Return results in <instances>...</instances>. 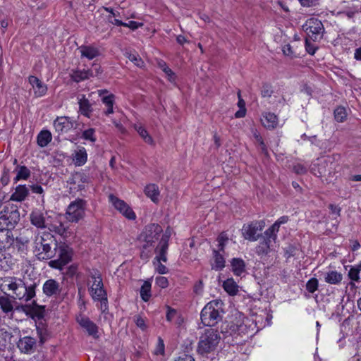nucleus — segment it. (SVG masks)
<instances>
[{"label":"nucleus","mask_w":361,"mask_h":361,"mask_svg":"<svg viewBox=\"0 0 361 361\" xmlns=\"http://www.w3.org/2000/svg\"><path fill=\"white\" fill-rule=\"evenodd\" d=\"M4 286L13 293V298L28 302L35 296V284L26 286L25 282L16 277L6 278Z\"/></svg>","instance_id":"1"},{"label":"nucleus","mask_w":361,"mask_h":361,"mask_svg":"<svg viewBox=\"0 0 361 361\" xmlns=\"http://www.w3.org/2000/svg\"><path fill=\"white\" fill-rule=\"evenodd\" d=\"M57 243L49 233L37 235L34 241V252L39 259H51L56 255Z\"/></svg>","instance_id":"2"},{"label":"nucleus","mask_w":361,"mask_h":361,"mask_svg":"<svg viewBox=\"0 0 361 361\" xmlns=\"http://www.w3.org/2000/svg\"><path fill=\"white\" fill-rule=\"evenodd\" d=\"M221 336L217 330L209 328L205 329L200 336L197 345V352L206 355L214 352L220 341Z\"/></svg>","instance_id":"3"},{"label":"nucleus","mask_w":361,"mask_h":361,"mask_svg":"<svg viewBox=\"0 0 361 361\" xmlns=\"http://www.w3.org/2000/svg\"><path fill=\"white\" fill-rule=\"evenodd\" d=\"M222 302L219 300H212L208 302L201 312V321L205 326H212L221 319L220 310Z\"/></svg>","instance_id":"4"},{"label":"nucleus","mask_w":361,"mask_h":361,"mask_svg":"<svg viewBox=\"0 0 361 361\" xmlns=\"http://www.w3.org/2000/svg\"><path fill=\"white\" fill-rule=\"evenodd\" d=\"M87 201L83 199L77 198L71 202L66 210V218L71 223H78L85 216Z\"/></svg>","instance_id":"5"},{"label":"nucleus","mask_w":361,"mask_h":361,"mask_svg":"<svg viewBox=\"0 0 361 361\" xmlns=\"http://www.w3.org/2000/svg\"><path fill=\"white\" fill-rule=\"evenodd\" d=\"M20 220V213L15 204L5 206L0 212V228L13 229Z\"/></svg>","instance_id":"6"},{"label":"nucleus","mask_w":361,"mask_h":361,"mask_svg":"<svg viewBox=\"0 0 361 361\" xmlns=\"http://www.w3.org/2000/svg\"><path fill=\"white\" fill-rule=\"evenodd\" d=\"M162 232L161 226L157 224H151L145 226L140 235V240L143 243V247L145 249L154 247Z\"/></svg>","instance_id":"7"},{"label":"nucleus","mask_w":361,"mask_h":361,"mask_svg":"<svg viewBox=\"0 0 361 361\" xmlns=\"http://www.w3.org/2000/svg\"><path fill=\"white\" fill-rule=\"evenodd\" d=\"M88 276V290L92 298L101 296V295L106 293L104 288L102 275L98 270L90 271Z\"/></svg>","instance_id":"8"},{"label":"nucleus","mask_w":361,"mask_h":361,"mask_svg":"<svg viewBox=\"0 0 361 361\" xmlns=\"http://www.w3.org/2000/svg\"><path fill=\"white\" fill-rule=\"evenodd\" d=\"M302 29L314 41L321 38L324 30L322 21L314 18L308 19L302 25Z\"/></svg>","instance_id":"9"},{"label":"nucleus","mask_w":361,"mask_h":361,"mask_svg":"<svg viewBox=\"0 0 361 361\" xmlns=\"http://www.w3.org/2000/svg\"><path fill=\"white\" fill-rule=\"evenodd\" d=\"M264 226L265 223L263 221H256L244 225L242 228L243 236L250 241H257L261 235L259 232L262 231Z\"/></svg>","instance_id":"10"},{"label":"nucleus","mask_w":361,"mask_h":361,"mask_svg":"<svg viewBox=\"0 0 361 361\" xmlns=\"http://www.w3.org/2000/svg\"><path fill=\"white\" fill-rule=\"evenodd\" d=\"M56 254L59 258L55 260H51L49 262V265L52 268L61 270L63 267L71 261V252L68 247L60 245L56 247Z\"/></svg>","instance_id":"11"},{"label":"nucleus","mask_w":361,"mask_h":361,"mask_svg":"<svg viewBox=\"0 0 361 361\" xmlns=\"http://www.w3.org/2000/svg\"><path fill=\"white\" fill-rule=\"evenodd\" d=\"M332 165L333 161L330 158L319 159L312 166L311 170L314 176L323 177L331 174L334 169Z\"/></svg>","instance_id":"12"},{"label":"nucleus","mask_w":361,"mask_h":361,"mask_svg":"<svg viewBox=\"0 0 361 361\" xmlns=\"http://www.w3.org/2000/svg\"><path fill=\"white\" fill-rule=\"evenodd\" d=\"M109 200L114 208L119 211V212L121 213L127 219L130 220L135 219V214L123 200L118 199L114 195H110L109 196Z\"/></svg>","instance_id":"13"},{"label":"nucleus","mask_w":361,"mask_h":361,"mask_svg":"<svg viewBox=\"0 0 361 361\" xmlns=\"http://www.w3.org/2000/svg\"><path fill=\"white\" fill-rule=\"evenodd\" d=\"M76 321L80 326L83 329L89 336H92L94 338L99 337L98 335V326L94 323L90 319L83 314H79Z\"/></svg>","instance_id":"14"},{"label":"nucleus","mask_w":361,"mask_h":361,"mask_svg":"<svg viewBox=\"0 0 361 361\" xmlns=\"http://www.w3.org/2000/svg\"><path fill=\"white\" fill-rule=\"evenodd\" d=\"M61 290L60 283L52 279L47 280L42 286L43 293L49 298H56L60 295Z\"/></svg>","instance_id":"15"},{"label":"nucleus","mask_w":361,"mask_h":361,"mask_svg":"<svg viewBox=\"0 0 361 361\" xmlns=\"http://www.w3.org/2000/svg\"><path fill=\"white\" fill-rule=\"evenodd\" d=\"M88 182V177L83 173L78 172L72 175L68 180L71 190L80 191L85 189V184Z\"/></svg>","instance_id":"16"},{"label":"nucleus","mask_w":361,"mask_h":361,"mask_svg":"<svg viewBox=\"0 0 361 361\" xmlns=\"http://www.w3.org/2000/svg\"><path fill=\"white\" fill-rule=\"evenodd\" d=\"M75 125V121L67 116L58 117L54 122V126L59 133H67Z\"/></svg>","instance_id":"17"},{"label":"nucleus","mask_w":361,"mask_h":361,"mask_svg":"<svg viewBox=\"0 0 361 361\" xmlns=\"http://www.w3.org/2000/svg\"><path fill=\"white\" fill-rule=\"evenodd\" d=\"M36 345V339L31 336H24L19 339L17 346L20 352L31 354L34 352Z\"/></svg>","instance_id":"18"},{"label":"nucleus","mask_w":361,"mask_h":361,"mask_svg":"<svg viewBox=\"0 0 361 361\" xmlns=\"http://www.w3.org/2000/svg\"><path fill=\"white\" fill-rule=\"evenodd\" d=\"M28 82L32 85L36 97H41L45 95L47 92V87L38 78L30 75L28 78Z\"/></svg>","instance_id":"19"},{"label":"nucleus","mask_w":361,"mask_h":361,"mask_svg":"<svg viewBox=\"0 0 361 361\" xmlns=\"http://www.w3.org/2000/svg\"><path fill=\"white\" fill-rule=\"evenodd\" d=\"M171 235V229L168 227L155 248L159 249L161 257L164 261H167V251L169 248V240Z\"/></svg>","instance_id":"20"},{"label":"nucleus","mask_w":361,"mask_h":361,"mask_svg":"<svg viewBox=\"0 0 361 361\" xmlns=\"http://www.w3.org/2000/svg\"><path fill=\"white\" fill-rule=\"evenodd\" d=\"M79 112L87 118H90L93 111L92 104L84 94L78 97Z\"/></svg>","instance_id":"21"},{"label":"nucleus","mask_w":361,"mask_h":361,"mask_svg":"<svg viewBox=\"0 0 361 361\" xmlns=\"http://www.w3.org/2000/svg\"><path fill=\"white\" fill-rule=\"evenodd\" d=\"M29 195V188L25 185H19L16 189L15 192L11 195L10 200L16 202H22Z\"/></svg>","instance_id":"22"},{"label":"nucleus","mask_w":361,"mask_h":361,"mask_svg":"<svg viewBox=\"0 0 361 361\" xmlns=\"http://www.w3.org/2000/svg\"><path fill=\"white\" fill-rule=\"evenodd\" d=\"M0 308L6 314H11L12 315L13 313V300L5 293L3 295H0Z\"/></svg>","instance_id":"23"},{"label":"nucleus","mask_w":361,"mask_h":361,"mask_svg":"<svg viewBox=\"0 0 361 361\" xmlns=\"http://www.w3.org/2000/svg\"><path fill=\"white\" fill-rule=\"evenodd\" d=\"M225 263L224 252L213 249V262L211 264L212 269L221 270L225 267Z\"/></svg>","instance_id":"24"},{"label":"nucleus","mask_w":361,"mask_h":361,"mask_svg":"<svg viewBox=\"0 0 361 361\" xmlns=\"http://www.w3.org/2000/svg\"><path fill=\"white\" fill-rule=\"evenodd\" d=\"M87 160V154L84 147H80L73 154V161L75 166H83Z\"/></svg>","instance_id":"25"},{"label":"nucleus","mask_w":361,"mask_h":361,"mask_svg":"<svg viewBox=\"0 0 361 361\" xmlns=\"http://www.w3.org/2000/svg\"><path fill=\"white\" fill-rule=\"evenodd\" d=\"M262 125L269 129H273L276 127L278 124V118L273 113H265L263 114L261 119Z\"/></svg>","instance_id":"26"},{"label":"nucleus","mask_w":361,"mask_h":361,"mask_svg":"<svg viewBox=\"0 0 361 361\" xmlns=\"http://www.w3.org/2000/svg\"><path fill=\"white\" fill-rule=\"evenodd\" d=\"M80 50L82 57L87 58L89 60H92L95 57L98 56L99 51L97 48L92 46H80L78 49Z\"/></svg>","instance_id":"27"},{"label":"nucleus","mask_w":361,"mask_h":361,"mask_svg":"<svg viewBox=\"0 0 361 361\" xmlns=\"http://www.w3.org/2000/svg\"><path fill=\"white\" fill-rule=\"evenodd\" d=\"M154 251L157 255L154 259L153 263L155 266L156 271L160 274H167L169 271L168 269L165 265L161 263V261L164 262H166L167 261L163 259L159 249L155 248Z\"/></svg>","instance_id":"28"},{"label":"nucleus","mask_w":361,"mask_h":361,"mask_svg":"<svg viewBox=\"0 0 361 361\" xmlns=\"http://www.w3.org/2000/svg\"><path fill=\"white\" fill-rule=\"evenodd\" d=\"M144 192L147 197L150 198L153 202L157 203L159 202V190L157 185L153 183L147 185Z\"/></svg>","instance_id":"29"},{"label":"nucleus","mask_w":361,"mask_h":361,"mask_svg":"<svg viewBox=\"0 0 361 361\" xmlns=\"http://www.w3.org/2000/svg\"><path fill=\"white\" fill-rule=\"evenodd\" d=\"M134 128L145 143L151 146H154L155 145L154 139L149 134V133L147 132L145 127H143L140 124H135L134 126Z\"/></svg>","instance_id":"30"},{"label":"nucleus","mask_w":361,"mask_h":361,"mask_svg":"<svg viewBox=\"0 0 361 361\" xmlns=\"http://www.w3.org/2000/svg\"><path fill=\"white\" fill-rule=\"evenodd\" d=\"M224 290L230 295H235L239 291V286L232 278L227 279L223 283Z\"/></svg>","instance_id":"31"},{"label":"nucleus","mask_w":361,"mask_h":361,"mask_svg":"<svg viewBox=\"0 0 361 361\" xmlns=\"http://www.w3.org/2000/svg\"><path fill=\"white\" fill-rule=\"evenodd\" d=\"M231 269L235 276H241L245 271V262L240 258H233L231 262Z\"/></svg>","instance_id":"32"},{"label":"nucleus","mask_w":361,"mask_h":361,"mask_svg":"<svg viewBox=\"0 0 361 361\" xmlns=\"http://www.w3.org/2000/svg\"><path fill=\"white\" fill-rule=\"evenodd\" d=\"M30 221L32 224L38 228H46L45 218L39 212H32L30 214Z\"/></svg>","instance_id":"33"},{"label":"nucleus","mask_w":361,"mask_h":361,"mask_svg":"<svg viewBox=\"0 0 361 361\" xmlns=\"http://www.w3.org/2000/svg\"><path fill=\"white\" fill-rule=\"evenodd\" d=\"M92 71L87 70H75L73 71L71 74L72 79L76 82H79L85 80H87L92 77Z\"/></svg>","instance_id":"34"},{"label":"nucleus","mask_w":361,"mask_h":361,"mask_svg":"<svg viewBox=\"0 0 361 361\" xmlns=\"http://www.w3.org/2000/svg\"><path fill=\"white\" fill-rule=\"evenodd\" d=\"M343 275L337 271H329L325 274L324 281L326 283L337 285L341 282Z\"/></svg>","instance_id":"35"},{"label":"nucleus","mask_w":361,"mask_h":361,"mask_svg":"<svg viewBox=\"0 0 361 361\" xmlns=\"http://www.w3.org/2000/svg\"><path fill=\"white\" fill-rule=\"evenodd\" d=\"M52 136L47 130H43L37 135V142L40 147H44L51 141Z\"/></svg>","instance_id":"36"},{"label":"nucleus","mask_w":361,"mask_h":361,"mask_svg":"<svg viewBox=\"0 0 361 361\" xmlns=\"http://www.w3.org/2000/svg\"><path fill=\"white\" fill-rule=\"evenodd\" d=\"M273 243L270 240L263 238V240L256 247V253L258 255H267L271 250Z\"/></svg>","instance_id":"37"},{"label":"nucleus","mask_w":361,"mask_h":361,"mask_svg":"<svg viewBox=\"0 0 361 361\" xmlns=\"http://www.w3.org/2000/svg\"><path fill=\"white\" fill-rule=\"evenodd\" d=\"M11 228H0V243L4 245H11L13 243Z\"/></svg>","instance_id":"38"},{"label":"nucleus","mask_w":361,"mask_h":361,"mask_svg":"<svg viewBox=\"0 0 361 361\" xmlns=\"http://www.w3.org/2000/svg\"><path fill=\"white\" fill-rule=\"evenodd\" d=\"M94 301H99L100 303L97 305V307L101 310L102 313H106L109 311V305H108V298L107 293H105L101 296H97L94 298H92Z\"/></svg>","instance_id":"39"},{"label":"nucleus","mask_w":361,"mask_h":361,"mask_svg":"<svg viewBox=\"0 0 361 361\" xmlns=\"http://www.w3.org/2000/svg\"><path fill=\"white\" fill-rule=\"evenodd\" d=\"M151 282L146 281L140 288L141 298L145 302H147L151 297Z\"/></svg>","instance_id":"40"},{"label":"nucleus","mask_w":361,"mask_h":361,"mask_svg":"<svg viewBox=\"0 0 361 361\" xmlns=\"http://www.w3.org/2000/svg\"><path fill=\"white\" fill-rule=\"evenodd\" d=\"M102 102L106 105V109L104 110V114L108 116L114 113V95L111 94L108 96L102 98Z\"/></svg>","instance_id":"41"},{"label":"nucleus","mask_w":361,"mask_h":361,"mask_svg":"<svg viewBox=\"0 0 361 361\" xmlns=\"http://www.w3.org/2000/svg\"><path fill=\"white\" fill-rule=\"evenodd\" d=\"M279 231V230L277 228V225L273 224L264 231L263 238L270 240L271 242L275 243Z\"/></svg>","instance_id":"42"},{"label":"nucleus","mask_w":361,"mask_h":361,"mask_svg":"<svg viewBox=\"0 0 361 361\" xmlns=\"http://www.w3.org/2000/svg\"><path fill=\"white\" fill-rule=\"evenodd\" d=\"M30 176V171L25 166H18L17 175L14 178V182L17 183L20 180H27Z\"/></svg>","instance_id":"43"},{"label":"nucleus","mask_w":361,"mask_h":361,"mask_svg":"<svg viewBox=\"0 0 361 361\" xmlns=\"http://www.w3.org/2000/svg\"><path fill=\"white\" fill-rule=\"evenodd\" d=\"M218 242L217 247L218 248L216 249V250L224 252V249L226 247V245L227 244L228 241V236L225 232H221L219 235L218 236L216 239Z\"/></svg>","instance_id":"44"},{"label":"nucleus","mask_w":361,"mask_h":361,"mask_svg":"<svg viewBox=\"0 0 361 361\" xmlns=\"http://www.w3.org/2000/svg\"><path fill=\"white\" fill-rule=\"evenodd\" d=\"M22 308L24 310V308H29L32 310L33 312H35V314L39 317H43L44 312L45 310V307L42 305H39L35 300H33L32 302V305H25V307H22Z\"/></svg>","instance_id":"45"},{"label":"nucleus","mask_w":361,"mask_h":361,"mask_svg":"<svg viewBox=\"0 0 361 361\" xmlns=\"http://www.w3.org/2000/svg\"><path fill=\"white\" fill-rule=\"evenodd\" d=\"M159 67L161 68L163 72L167 75L168 79L171 82L175 81L176 76L173 71L166 65L164 61H160L158 63Z\"/></svg>","instance_id":"46"},{"label":"nucleus","mask_w":361,"mask_h":361,"mask_svg":"<svg viewBox=\"0 0 361 361\" xmlns=\"http://www.w3.org/2000/svg\"><path fill=\"white\" fill-rule=\"evenodd\" d=\"M127 58L137 67H142L144 62L136 53H126Z\"/></svg>","instance_id":"47"},{"label":"nucleus","mask_w":361,"mask_h":361,"mask_svg":"<svg viewBox=\"0 0 361 361\" xmlns=\"http://www.w3.org/2000/svg\"><path fill=\"white\" fill-rule=\"evenodd\" d=\"M81 137L84 140L94 142L97 140L95 137V130L94 128H89L84 130L82 133Z\"/></svg>","instance_id":"48"},{"label":"nucleus","mask_w":361,"mask_h":361,"mask_svg":"<svg viewBox=\"0 0 361 361\" xmlns=\"http://www.w3.org/2000/svg\"><path fill=\"white\" fill-rule=\"evenodd\" d=\"M54 231L59 235L66 238L68 237L70 232L68 231V228L62 222L59 223V225L54 226Z\"/></svg>","instance_id":"49"},{"label":"nucleus","mask_w":361,"mask_h":361,"mask_svg":"<svg viewBox=\"0 0 361 361\" xmlns=\"http://www.w3.org/2000/svg\"><path fill=\"white\" fill-rule=\"evenodd\" d=\"M334 117L338 122H343L346 117L345 109L341 106L334 110Z\"/></svg>","instance_id":"50"},{"label":"nucleus","mask_w":361,"mask_h":361,"mask_svg":"<svg viewBox=\"0 0 361 361\" xmlns=\"http://www.w3.org/2000/svg\"><path fill=\"white\" fill-rule=\"evenodd\" d=\"M318 286H319L318 280L316 278H312L307 282L306 289L310 293H313L317 290Z\"/></svg>","instance_id":"51"},{"label":"nucleus","mask_w":361,"mask_h":361,"mask_svg":"<svg viewBox=\"0 0 361 361\" xmlns=\"http://www.w3.org/2000/svg\"><path fill=\"white\" fill-rule=\"evenodd\" d=\"M252 133H253V136H254L256 142H258L260 146L261 150L264 154H267V147L262 140V137L260 136L259 133H258V131L257 130H253Z\"/></svg>","instance_id":"52"},{"label":"nucleus","mask_w":361,"mask_h":361,"mask_svg":"<svg viewBox=\"0 0 361 361\" xmlns=\"http://www.w3.org/2000/svg\"><path fill=\"white\" fill-rule=\"evenodd\" d=\"M282 51L285 56L291 58L294 57L296 54L295 50L294 49L293 47L291 46L290 44H286L283 45L282 47Z\"/></svg>","instance_id":"53"},{"label":"nucleus","mask_w":361,"mask_h":361,"mask_svg":"<svg viewBox=\"0 0 361 361\" xmlns=\"http://www.w3.org/2000/svg\"><path fill=\"white\" fill-rule=\"evenodd\" d=\"M166 320L171 322L178 317V312L175 309L171 307L170 306H166Z\"/></svg>","instance_id":"54"},{"label":"nucleus","mask_w":361,"mask_h":361,"mask_svg":"<svg viewBox=\"0 0 361 361\" xmlns=\"http://www.w3.org/2000/svg\"><path fill=\"white\" fill-rule=\"evenodd\" d=\"M134 321H135L137 326L139 327L140 329H142V331H145L147 329V326L145 323V320L141 316L136 315L135 317Z\"/></svg>","instance_id":"55"},{"label":"nucleus","mask_w":361,"mask_h":361,"mask_svg":"<svg viewBox=\"0 0 361 361\" xmlns=\"http://www.w3.org/2000/svg\"><path fill=\"white\" fill-rule=\"evenodd\" d=\"M302 7H313L319 4L320 0H298Z\"/></svg>","instance_id":"56"},{"label":"nucleus","mask_w":361,"mask_h":361,"mask_svg":"<svg viewBox=\"0 0 361 361\" xmlns=\"http://www.w3.org/2000/svg\"><path fill=\"white\" fill-rule=\"evenodd\" d=\"M348 276L351 281H356V282L360 281V273L357 270H355L354 269H353L352 267H350V269L348 271Z\"/></svg>","instance_id":"57"},{"label":"nucleus","mask_w":361,"mask_h":361,"mask_svg":"<svg viewBox=\"0 0 361 361\" xmlns=\"http://www.w3.org/2000/svg\"><path fill=\"white\" fill-rule=\"evenodd\" d=\"M156 355H163L164 353V341L159 337L157 345L154 351Z\"/></svg>","instance_id":"58"},{"label":"nucleus","mask_w":361,"mask_h":361,"mask_svg":"<svg viewBox=\"0 0 361 361\" xmlns=\"http://www.w3.org/2000/svg\"><path fill=\"white\" fill-rule=\"evenodd\" d=\"M156 284L161 288H165L168 286L169 281L164 276H158L156 278Z\"/></svg>","instance_id":"59"},{"label":"nucleus","mask_w":361,"mask_h":361,"mask_svg":"<svg viewBox=\"0 0 361 361\" xmlns=\"http://www.w3.org/2000/svg\"><path fill=\"white\" fill-rule=\"evenodd\" d=\"M272 94V90L271 89L270 85L267 84H264L262 86L261 94L263 97H270Z\"/></svg>","instance_id":"60"},{"label":"nucleus","mask_w":361,"mask_h":361,"mask_svg":"<svg viewBox=\"0 0 361 361\" xmlns=\"http://www.w3.org/2000/svg\"><path fill=\"white\" fill-rule=\"evenodd\" d=\"M142 25V23L131 20L128 23H124L123 27H129L131 30H135L137 29L139 27H141Z\"/></svg>","instance_id":"61"},{"label":"nucleus","mask_w":361,"mask_h":361,"mask_svg":"<svg viewBox=\"0 0 361 361\" xmlns=\"http://www.w3.org/2000/svg\"><path fill=\"white\" fill-rule=\"evenodd\" d=\"M88 70L92 71V77L98 76L102 73L101 66L98 64H93L92 68Z\"/></svg>","instance_id":"62"},{"label":"nucleus","mask_w":361,"mask_h":361,"mask_svg":"<svg viewBox=\"0 0 361 361\" xmlns=\"http://www.w3.org/2000/svg\"><path fill=\"white\" fill-rule=\"evenodd\" d=\"M294 171L298 174H303L307 171L306 168L301 164H296L293 168Z\"/></svg>","instance_id":"63"},{"label":"nucleus","mask_w":361,"mask_h":361,"mask_svg":"<svg viewBox=\"0 0 361 361\" xmlns=\"http://www.w3.org/2000/svg\"><path fill=\"white\" fill-rule=\"evenodd\" d=\"M30 189L32 191V192L34 193H36V194H42L44 192V189L42 188V187L39 185H30Z\"/></svg>","instance_id":"64"}]
</instances>
